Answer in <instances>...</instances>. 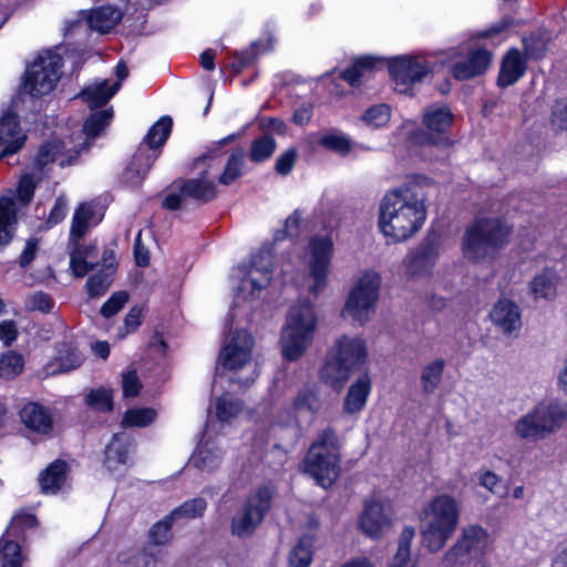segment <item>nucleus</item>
<instances>
[{"mask_svg":"<svg viewBox=\"0 0 567 567\" xmlns=\"http://www.w3.org/2000/svg\"><path fill=\"white\" fill-rule=\"evenodd\" d=\"M425 181L424 177H415L382 197L378 228L388 244L409 240L423 227L427 216V196L422 186Z\"/></svg>","mask_w":567,"mask_h":567,"instance_id":"1","label":"nucleus"},{"mask_svg":"<svg viewBox=\"0 0 567 567\" xmlns=\"http://www.w3.org/2000/svg\"><path fill=\"white\" fill-rule=\"evenodd\" d=\"M461 517L460 502L442 493L430 498L419 514V530L423 547L439 553L455 534Z\"/></svg>","mask_w":567,"mask_h":567,"instance_id":"2","label":"nucleus"},{"mask_svg":"<svg viewBox=\"0 0 567 567\" xmlns=\"http://www.w3.org/2000/svg\"><path fill=\"white\" fill-rule=\"evenodd\" d=\"M368 357V342L362 336L342 334L330 348L320 377L323 382L339 391L355 371L367 364Z\"/></svg>","mask_w":567,"mask_h":567,"instance_id":"3","label":"nucleus"},{"mask_svg":"<svg viewBox=\"0 0 567 567\" xmlns=\"http://www.w3.org/2000/svg\"><path fill=\"white\" fill-rule=\"evenodd\" d=\"M319 326L316 307L308 300L292 305L281 327L279 347L287 361H297L311 348Z\"/></svg>","mask_w":567,"mask_h":567,"instance_id":"4","label":"nucleus"},{"mask_svg":"<svg viewBox=\"0 0 567 567\" xmlns=\"http://www.w3.org/2000/svg\"><path fill=\"white\" fill-rule=\"evenodd\" d=\"M340 446L333 429L323 430L311 444L302 470L318 485L330 487L340 475Z\"/></svg>","mask_w":567,"mask_h":567,"instance_id":"5","label":"nucleus"},{"mask_svg":"<svg viewBox=\"0 0 567 567\" xmlns=\"http://www.w3.org/2000/svg\"><path fill=\"white\" fill-rule=\"evenodd\" d=\"M511 227L498 218H478L467 227L462 251L465 258L474 261L494 257L507 244Z\"/></svg>","mask_w":567,"mask_h":567,"instance_id":"6","label":"nucleus"},{"mask_svg":"<svg viewBox=\"0 0 567 567\" xmlns=\"http://www.w3.org/2000/svg\"><path fill=\"white\" fill-rule=\"evenodd\" d=\"M492 545L488 532L477 524L462 528L456 542L442 557L443 567H489L485 556Z\"/></svg>","mask_w":567,"mask_h":567,"instance_id":"7","label":"nucleus"},{"mask_svg":"<svg viewBox=\"0 0 567 567\" xmlns=\"http://www.w3.org/2000/svg\"><path fill=\"white\" fill-rule=\"evenodd\" d=\"M254 338L245 329L230 330L225 337L216 362V378L225 372L248 371L246 378L234 380L239 385H248L257 378L252 362Z\"/></svg>","mask_w":567,"mask_h":567,"instance_id":"8","label":"nucleus"},{"mask_svg":"<svg viewBox=\"0 0 567 567\" xmlns=\"http://www.w3.org/2000/svg\"><path fill=\"white\" fill-rule=\"evenodd\" d=\"M380 288L381 276L377 271L361 274L348 292L341 317L360 327L368 323L375 310Z\"/></svg>","mask_w":567,"mask_h":567,"instance_id":"9","label":"nucleus"},{"mask_svg":"<svg viewBox=\"0 0 567 567\" xmlns=\"http://www.w3.org/2000/svg\"><path fill=\"white\" fill-rule=\"evenodd\" d=\"M322 406L319 393L313 388H305L295 396L290 406L285 408L276 414L270 425L271 434L275 437L293 445L300 435V422L298 415L308 413L315 416Z\"/></svg>","mask_w":567,"mask_h":567,"instance_id":"10","label":"nucleus"},{"mask_svg":"<svg viewBox=\"0 0 567 567\" xmlns=\"http://www.w3.org/2000/svg\"><path fill=\"white\" fill-rule=\"evenodd\" d=\"M272 248L262 247L251 258L248 266L243 265L235 269V277L239 280L235 296V307L252 301L265 289L272 277Z\"/></svg>","mask_w":567,"mask_h":567,"instance_id":"11","label":"nucleus"},{"mask_svg":"<svg viewBox=\"0 0 567 567\" xmlns=\"http://www.w3.org/2000/svg\"><path fill=\"white\" fill-rule=\"evenodd\" d=\"M454 115L451 109L443 103H433L423 111L422 123L424 130H416L410 135V143L413 146H421L423 150L431 147L445 148L452 144L446 135L452 126Z\"/></svg>","mask_w":567,"mask_h":567,"instance_id":"12","label":"nucleus"},{"mask_svg":"<svg viewBox=\"0 0 567 567\" xmlns=\"http://www.w3.org/2000/svg\"><path fill=\"white\" fill-rule=\"evenodd\" d=\"M61 66L62 59L58 53L39 54L25 71L23 91L34 97L49 94L60 80Z\"/></svg>","mask_w":567,"mask_h":567,"instance_id":"13","label":"nucleus"},{"mask_svg":"<svg viewBox=\"0 0 567 567\" xmlns=\"http://www.w3.org/2000/svg\"><path fill=\"white\" fill-rule=\"evenodd\" d=\"M333 241L329 235L313 236L308 246V291L318 297L328 284Z\"/></svg>","mask_w":567,"mask_h":567,"instance_id":"14","label":"nucleus"},{"mask_svg":"<svg viewBox=\"0 0 567 567\" xmlns=\"http://www.w3.org/2000/svg\"><path fill=\"white\" fill-rule=\"evenodd\" d=\"M274 488L269 485L257 488L244 503L231 520V533L238 537L251 535L270 508Z\"/></svg>","mask_w":567,"mask_h":567,"instance_id":"15","label":"nucleus"},{"mask_svg":"<svg viewBox=\"0 0 567 567\" xmlns=\"http://www.w3.org/2000/svg\"><path fill=\"white\" fill-rule=\"evenodd\" d=\"M443 63L452 64V74L457 80H467L484 73L492 61L491 53L483 48L464 43L445 52Z\"/></svg>","mask_w":567,"mask_h":567,"instance_id":"16","label":"nucleus"},{"mask_svg":"<svg viewBox=\"0 0 567 567\" xmlns=\"http://www.w3.org/2000/svg\"><path fill=\"white\" fill-rule=\"evenodd\" d=\"M389 72L398 93L412 94L414 84L432 72V64L422 55H402L390 60Z\"/></svg>","mask_w":567,"mask_h":567,"instance_id":"17","label":"nucleus"},{"mask_svg":"<svg viewBox=\"0 0 567 567\" xmlns=\"http://www.w3.org/2000/svg\"><path fill=\"white\" fill-rule=\"evenodd\" d=\"M178 190L179 193H171L165 197L163 205L166 208L178 209L185 198L208 202L216 196V186L208 171H203L199 177L181 182Z\"/></svg>","mask_w":567,"mask_h":567,"instance_id":"18","label":"nucleus"},{"mask_svg":"<svg viewBox=\"0 0 567 567\" xmlns=\"http://www.w3.org/2000/svg\"><path fill=\"white\" fill-rule=\"evenodd\" d=\"M392 520L384 509L382 502L369 499L365 502L359 518V528L368 537L379 539L390 529Z\"/></svg>","mask_w":567,"mask_h":567,"instance_id":"19","label":"nucleus"},{"mask_svg":"<svg viewBox=\"0 0 567 567\" xmlns=\"http://www.w3.org/2000/svg\"><path fill=\"white\" fill-rule=\"evenodd\" d=\"M440 256V247L435 243H424L405 258L406 275L411 278L432 276Z\"/></svg>","mask_w":567,"mask_h":567,"instance_id":"20","label":"nucleus"},{"mask_svg":"<svg viewBox=\"0 0 567 567\" xmlns=\"http://www.w3.org/2000/svg\"><path fill=\"white\" fill-rule=\"evenodd\" d=\"M532 410L546 436L558 432L567 422V401L545 400L537 403Z\"/></svg>","mask_w":567,"mask_h":567,"instance_id":"21","label":"nucleus"},{"mask_svg":"<svg viewBox=\"0 0 567 567\" xmlns=\"http://www.w3.org/2000/svg\"><path fill=\"white\" fill-rule=\"evenodd\" d=\"M115 73L117 76L116 82L110 83L109 80H103L89 85L81 92V99L91 109L100 107L106 104L116 94L121 87L122 81L127 78L128 70L123 62H120L116 65Z\"/></svg>","mask_w":567,"mask_h":567,"instance_id":"22","label":"nucleus"},{"mask_svg":"<svg viewBox=\"0 0 567 567\" xmlns=\"http://www.w3.org/2000/svg\"><path fill=\"white\" fill-rule=\"evenodd\" d=\"M18 117L11 112L0 117V158L17 153L25 142Z\"/></svg>","mask_w":567,"mask_h":567,"instance_id":"23","label":"nucleus"},{"mask_svg":"<svg viewBox=\"0 0 567 567\" xmlns=\"http://www.w3.org/2000/svg\"><path fill=\"white\" fill-rule=\"evenodd\" d=\"M64 148V143L58 140L42 144L33 159V171L45 174L48 167L58 159L60 161V165L64 166L69 164L70 159L78 155L81 151L76 148V146H72L68 150L70 154L65 156L63 153Z\"/></svg>","mask_w":567,"mask_h":567,"instance_id":"24","label":"nucleus"},{"mask_svg":"<svg viewBox=\"0 0 567 567\" xmlns=\"http://www.w3.org/2000/svg\"><path fill=\"white\" fill-rule=\"evenodd\" d=\"M21 423L29 431L48 435L53 429L52 414L48 408L37 402H27L19 411Z\"/></svg>","mask_w":567,"mask_h":567,"instance_id":"25","label":"nucleus"},{"mask_svg":"<svg viewBox=\"0 0 567 567\" xmlns=\"http://www.w3.org/2000/svg\"><path fill=\"white\" fill-rule=\"evenodd\" d=\"M489 318L495 327L507 334L519 330L522 327L519 308L509 299L498 300L492 308Z\"/></svg>","mask_w":567,"mask_h":567,"instance_id":"26","label":"nucleus"},{"mask_svg":"<svg viewBox=\"0 0 567 567\" xmlns=\"http://www.w3.org/2000/svg\"><path fill=\"white\" fill-rule=\"evenodd\" d=\"M83 362V355L72 343L63 342L58 346L56 354L45 364L47 375L66 373L78 369Z\"/></svg>","mask_w":567,"mask_h":567,"instance_id":"27","label":"nucleus"},{"mask_svg":"<svg viewBox=\"0 0 567 567\" xmlns=\"http://www.w3.org/2000/svg\"><path fill=\"white\" fill-rule=\"evenodd\" d=\"M131 440L124 434H115L105 449L104 465L111 473L122 472L130 460Z\"/></svg>","mask_w":567,"mask_h":567,"instance_id":"28","label":"nucleus"},{"mask_svg":"<svg viewBox=\"0 0 567 567\" xmlns=\"http://www.w3.org/2000/svg\"><path fill=\"white\" fill-rule=\"evenodd\" d=\"M371 388V378L368 372H363L350 385L343 400V411L348 414L361 412L367 404Z\"/></svg>","mask_w":567,"mask_h":567,"instance_id":"29","label":"nucleus"},{"mask_svg":"<svg viewBox=\"0 0 567 567\" xmlns=\"http://www.w3.org/2000/svg\"><path fill=\"white\" fill-rule=\"evenodd\" d=\"M526 58L517 49H511L503 58L497 83L502 87L517 82L526 72Z\"/></svg>","mask_w":567,"mask_h":567,"instance_id":"30","label":"nucleus"},{"mask_svg":"<svg viewBox=\"0 0 567 567\" xmlns=\"http://www.w3.org/2000/svg\"><path fill=\"white\" fill-rule=\"evenodd\" d=\"M115 265L114 252L112 250H105L103 252L101 268L86 281V290L90 297H97L104 293L111 286Z\"/></svg>","mask_w":567,"mask_h":567,"instance_id":"31","label":"nucleus"},{"mask_svg":"<svg viewBox=\"0 0 567 567\" xmlns=\"http://www.w3.org/2000/svg\"><path fill=\"white\" fill-rule=\"evenodd\" d=\"M415 537V529L405 526L398 538L396 551L388 567H419L420 557L412 553V543Z\"/></svg>","mask_w":567,"mask_h":567,"instance_id":"32","label":"nucleus"},{"mask_svg":"<svg viewBox=\"0 0 567 567\" xmlns=\"http://www.w3.org/2000/svg\"><path fill=\"white\" fill-rule=\"evenodd\" d=\"M84 14L89 28L99 33L110 32L123 17L122 11L113 6H102Z\"/></svg>","mask_w":567,"mask_h":567,"instance_id":"33","label":"nucleus"},{"mask_svg":"<svg viewBox=\"0 0 567 567\" xmlns=\"http://www.w3.org/2000/svg\"><path fill=\"white\" fill-rule=\"evenodd\" d=\"M560 277L554 268H545L529 282L530 293L535 299L553 300L557 296Z\"/></svg>","mask_w":567,"mask_h":567,"instance_id":"34","label":"nucleus"},{"mask_svg":"<svg viewBox=\"0 0 567 567\" xmlns=\"http://www.w3.org/2000/svg\"><path fill=\"white\" fill-rule=\"evenodd\" d=\"M99 266L95 246L75 245L70 252V267L75 277L82 278Z\"/></svg>","mask_w":567,"mask_h":567,"instance_id":"35","label":"nucleus"},{"mask_svg":"<svg viewBox=\"0 0 567 567\" xmlns=\"http://www.w3.org/2000/svg\"><path fill=\"white\" fill-rule=\"evenodd\" d=\"M156 158V154H146V150L140 146L131 164L123 173V181L132 186L141 184Z\"/></svg>","mask_w":567,"mask_h":567,"instance_id":"36","label":"nucleus"},{"mask_svg":"<svg viewBox=\"0 0 567 567\" xmlns=\"http://www.w3.org/2000/svg\"><path fill=\"white\" fill-rule=\"evenodd\" d=\"M68 470V464L64 461L56 460L51 463L39 477L42 492L55 494L60 491L66 481Z\"/></svg>","mask_w":567,"mask_h":567,"instance_id":"37","label":"nucleus"},{"mask_svg":"<svg viewBox=\"0 0 567 567\" xmlns=\"http://www.w3.org/2000/svg\"><path fill=\"white\" fill-rule=\"evenodd\" d=\"M173 126V121L169 116H162L148 130L144 143L141 145L146 150V154H156L157 148L162 147L168 138Z\"/></svg>","mask_w":567,"mask_h":567,"instance_id":"38","label":"nucleus"},{"mask_svg":"<svg viewBox=\"0 0 567 567\" xmlns=\"http://www.w3.org/2000/svg\"><path fill=\"white\" fill-rule=\"evenodd\" d=\"M446 361L442 358H435L426 362L420 374L421 389L426 394L434 393L442 383Z\"/></svg>","mask_w":567,"mask_h":567,"instance_id":"39","label":"nucleus"},{"mask_svg":"<svg viewBox=\"0 0 567 567\" xmlns=\"http://www.w3.org/2000/svg\"><path fill=\"white\" fill-rule=\"evenodd\" d=\"M192 464L203 472L217 468L221 462V452L213 443L203 442L192 456Z\"/></svg>","mask_w":567,"mask_h":567,"instance_id":"40","label":"nucleus"},{"mask_svg":"<svg viewBox=\"0 0 567 567\" xmlns=\"http://www.w3.org/2000/svg\"><path fill=\"white\" fill-rule=\"evenodd\" d=\"M514 433L517 437L529 442L547 437L533 410H529L516 420L514 424Z\"/></svg>","mask_w":567,"mask_h":567,"instance_id":"41","label":"nucleus"},{"mask_svg":"<svg viewBox=\"0 0 567 567\" xmlns=\"http://www.w3.org/2000/svg\"><path fill=\"white\" fill-rule=\"evenodd\" d=\"M315 536L307 534L299 538L289 553L291 567H309L313 557Z\"/></svg>","mask_w":567,"mask_h":567,"instance_id":"42","label":"nucleus"},{"mask_svg":"<svg viewBox=\"0 0 567 567\" xmlns=\"http://www.w3.org/2000/svg\"><path fill=\"white\" fill-rule=\"evenodd\" d=\"M94 220V208L91 204H81L72 218V225L70 230V240H79L89 229L91 224H96Z\"/></svg>","mask_w":567,"mask_h":567,"instance_id":"43","label":"nucleus"},{"mask_svg":"<svg viewBox=\"0 0 567 567\" xmlns=\"http://www.w3.org/2000/svg\"><path fill=\"white\" fill-rule=\"evenodd\" d=\"M243 403L230 393H225L215 402V414L219 422L229 423L243 413Z\"/></svg>","mask_w":567,"mask_h":567,"instance_id":"44","label":"nucleus"},{"mask_svg":"<svg viewBox=\"0 0 567 567\" xmlns=\"http://www.w3.org/2000/svg\"><path fill=\"white\" fill-rule=\"evenodd\" d=\"M16 221V204L12 198H0V246L7 245L12 238V226Z\"/></svg>","mask_w":567,"mask_h":567,"instance_id":"45","label":"nucleus"},{"mask_svg":"<svg viewBox=\"0 0 567 567\" xmlns=\"http://www.w3.org/2000/svg\"><path fill=\"white\" fill-rule=\"evenodd\" d=\"M377 61L374 56L370 55L358 58L350 69L342 72L343 80L351 86H359L368 73L372 71Z\"/></svg>","mask_w":567,"mask_h":567,"instance_id":"46","label":"nucleus"},{"mask_svg":"<svg viewBox=\"0 0 567 567\" xmlns=\"http://www.w3.org/2000/svg\"><path fill=\"white\" fill-rule=\"evenodd\" d=\"M118 567H163L153 555L141 550H126L117 555Z\"/></svg>","mask_w":567,"mask_h":567,"instance_id":"47","label":"nucleus"},{"mask_svg":"<svg viewBox=\"0 0 567 567\" xmlns=\"http://www.w3.org/2000/svg\"><path fill=\"white\" fill-rule=\"evenodd\" d=\"M23 561L20 545L3 536L0 539V567H22Z\"/></svg>","mask_w":567,"mask_h":567,"instance_id":"48","label":"nucleus"},{"mask_svg":"<svg viewBox=\"0 0 567 567\" xmlns=\"http://www.w3.org/2000/svg\"><path fill=\"white\" fill-rule=\"evenodd\" d=\"M85 403L93 410L109 412L113 409V393L107 388H96L87 392Z\"/></svg>","mask_w":567,"mask_h":567,"instance_id":"49","label":"nucleus"},{"mask_svg":"<svg viewBox=\"0 0 567 567\" xmlns=\"http://www.w3.org/2000/svg\"><path fill=\"white\" fill-rule=\"evenodd\" d=\"M112 116V109L93 113L83 125L86 140L95 138L110 124Z\"/></svg>","mask_w":567,"mask_h":567,"instance_id":"50","label":"nucleus"},{"mask_svg":"<svg viewBox=\"0 0 567 567\" xmlns=\"http://www.w3.org/2000/svg\"><path fill=\"white\" fill-rule=\"evenodd\" d=\"M391 109L386 104H377L369 107L361 116V121L371 128H379L389 123Z\"/></svg>","mask_w":567,"mask_h":567,"instance_id":"51","label":"nucleus"},{"mask_svg":"<svg viewBox=\"0 0 567 567\" xmlns=\"http://www.w3.org/2000/svg\"><path fill=\"white\" fill-rule=\"evenodd\" d=\"M318 143L319 145L342 155L348 154L351 151V142L349 137L340 132L322 134L319 137Z\"/></svg>","mask_w":567,"mask_h":567,"instance_id":"52","label":"nucleus"},{"mask_svg":"<svg viewBox=\"0 0 567 567\" xmlns=\"http://www.w3.org/2000/svg\"><path fill=\"white\" fill-rule=\"evenodd\" d=\"M23 358L13 351L3 353L0 358V378L11 379L22 372Z\"/></svg>","mask_w":567,"mask_h":567,"instance_id":"53","label":"nucleus"},{"mask_svg":"<svg viewBox=\"0 0 567 567\" xmlns=\"http://www.w3.org/2000/svg\"><path fill=\"white\" fill-rule=\"evenodd\" d=\"M43 176L44 174L33 171V168L21 176L17 193L23 204H28L32 199L35 185Z\"/></svg>","mask_w":567,"mask_h":567,"instance_id":"54","label":"nucleus"},{"mask_svg":"<svg viewBox=\"0 0 567 567\" xmlns=\"http://www.w3.org/2000/svg\"><path fill=\"white\" fill-rule=\"evenodd\" d=\"M156 417V412L150 408L132 409L128 410L123 417V425L125 426H146L151 424Z\"/></svg>","mask_w":567,"mask_h":567,"instance_id":"55","label":"nucleus"},{"mask_svg":"<svg viewBox=\"0 0 567 567\" xmlns=\"http://www.w3.org/2000/svg\"><path fill=\"white\" fill-rule=\"evenodd\" d=\"M245 161V153L237 152L229 156L226 167L219 177V183L229 185L241 175V167Z\"/></svg>","mask_w":567,"mask_h":567,"instance_id":"56","label":"nucleus"},{"mask_svg":"<svg viewBox=\"0 0 567 567\" xmlns=\"http://www.w3.org/2000/svg\"><path fill=\"white\" fill-rule=\"evenodd\" d=\"M275 148V140L269 135H264L252 142L250 157L255 162H262L272 155Z\"/></svg>","mask_w":567,"mask_h":567,"instance_id":"57","label":"nucleus"},{"mask_svg":"<svg viewBox=\"0 0 567 567\" xmlns=\"http://www.w3.org/2000/svg\"><path fill=\"white\" fill-rule=\"evenodd\" d=\"M206 509V502L203 498H194L185 502L182 506L173 511L169 518L177 520L178 518H195L202 516Z\"/></svg>","mask_w":567,"mask_h":567,"instance_id":"58","label":"nucleus"},{"mask_svg":"<svg viewBox=\"0 0 567 567\" xmlns=\"http://www.w3.org/2000/svg\"><path fill=\"white\" fill-rule=\"evenodd\" d=\"M35 524L37 518L33 514L18 513L12 517L4 537H19L24 529L32 528Z\"/></svg>","mask_w":567,"mask_h":567,"instance_id":"59","label":"nucleus"},{"mask_svg":"<svg viewBox=\"0 0 567 567\" xmlns=\"http://www.w3.org/2000/svg\"><path fill=\"white\" fill-rule=\"evenodd\" d=\"M174 518L169 516L156 523L150 530L151 542L155 545L167 544L172 538L171 527Z\"/></svg>","mask_w":567,"mask_h":567,"instance_id":"60","label":"nucleus"},{"mask_svg":"<svg viewBox=\"0 0 567 567\" xmlns=\"http://www.w3.org/2000/svg\"><path fill=\"white\" fill-rule=\"evenodd\" d=\"M128 301V295L125 291L114 292L110 299L102 306L101 315L110 318L118 313Z\"/></svg>","mask_w":567,"mask_h":567,"instance_id":"61","label":"nucleus"},{"mask_svg":"<svg viewBox=\"0 0 567 567\" xmlns=\"http://www.w3.org/2000/svg\"><path fill=\"white\" fill-rule=\"evenodd\" d=\"M302 214L299 209H296L290 216L287 217L285 223V229L279 230L275 236V241L284 239L286 236L296 237L299 235L300 223Z\"/></svg>","mask_w":567,"mask_h":567,"instance_id":"62","label":"nucleus"},{"mask_svg":"<svg viewBox=\"0 0 567 567\" xmlns=\"http://www.w3.org/2000/svg\"><path fill=\"white\" fill-rule=\"evenodd\" d=\"M27 307L30 310H38L41 312H50L53 307V302L47 293H44L42 291H38V292L32 293L28 298Z\"/></svg>","mask_w":567,"mask_h":567,"instance_id":"63","label":"nucleus"},{"mask_svg":"<svg viewBox=\"0 0 567 567\" xmlns=\"http://www.w3.org/2000/svg\"><path fill=\"white\" fill-rule=\"evenodd\" d=\"M143 315L144 310L142 307H132L124 319L125 332L121 333L120 337L124 338L127 333L135 331L142 323Z\"/></svg>","mask_w":567,"mask_h":567,"instance_id":"64","label":"nucleus"}]
</instances>
